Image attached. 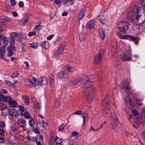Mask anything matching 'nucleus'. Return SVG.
<instances>
[{"label": "nucleus", "mask_w": 145, "mask_h": 145, "mask_svg": "<svg viewBox=\"0 0 145 145\" xmlns=\"http://www.w3.org/2000/svg\"><path fill=\"white\" fill-rule=\"evenodd\" d=\"M37 79L35 77H33L32 78V81L34 83V85L35 87L37 89L39 87V85H40L39 82H38V80H37Z\"/></svg>", "instance_id": "obj_24"}, {"label": "nucleus", "mask_w": 145, "mask_h": 145, "mask_svg": "<svg viewBox=\"0 0 145 145\" xmlns=\"http://www.w3.org/2000/svg\"><path fill=\"white\" fill-rule=\"evenodd\" d=\"M15 39L12 38H11L10 39V42L11 44V45H13L14 44L15 42Z\"/></svg>", "instance_id": "obj_57"}, {"label": "nucleus", "mask_w": 145, "mask_h": 145, "mask_svg": "<svg viewBox=\"0 0 145 145\" xmlns=\"http://www.w3.org/2000/svg\"><path fill=\"white\" fill-rule=\"evenodd\" d=\"M17 123L19 127H24L26 125V122L24 119L20 118L18 119L17 121Z\"/></svg>", "instance_id": "obj_11"}, {"label": "nucleus", "mask_w": 145, "mask_h": 145, "mask_svg": "<svg viewBox=\"0 0 145 145\" xmlns=\"http://www.w3.org/2000/svg\"><path fill=\"white\" fill-rule=\"evenodd\" d=\"M33 131L37 134H39L40 133L39 130L37 128H34L33 129Z\"/></svg>", "instance_id": "obj_58"}, {"label": "nucleus", "mask_w": 145, "mask_h": 145, "mask_svg": "<svg viewBox=\"0 0 145 145\" xmlns=\"http://www.w3.org/2000/svg\"><path fill=\"white\" fill-rule=\"evenodd\" d=\"M21 117H24L25 119H31V116L30 114L28 112L25 111L24 113H22V114L20 115H19Z\"/></svg>", "instance_id": "obj_18"}, {"label": "nucleus", "mask_w": 145, "mask_h": 145, "mask_svg": "<svg viewBox=\"0 0 145 145\" xmlns=\"http://www.w3.org/2000/svg\"><path fill=\"white\" fill-rule=\"evenodd\" d=\"M9 114L13 118H15L17 115H18V111L16 109H12L10 110L9 112Z\"/></svg>", "instance_id": "obj_16"}, {"label": "nucleus", "mask_w": 145, "mask_h": 145, "mask_svg": "<svg viewBox=\"0 0 145 145\" xmlns=\"http://www.w3.org/2000/svg\"><path fill=\"white\" fill-rule=\"evenodd\" d=\"M64 68L67 70L68 71L71 72L74 71L75 69V68L74 67H70L67 65L65 66Z\"/></svg>", "instance_id": "obj_26"}, {"label": "nucleus", "mask_w": 145, "mask_h": 145, "mask_svg": "<svg viewBox=\"0 0 145 145\" xmlns=\"http://www.w3.org/2000/svg\"><path fill=\"white\" fill-rule=\"evenodd\" d=\"M18 107L19 108V109L20 111V115L22 114V113H23L25 111V108L24 107L22 106V105H19L18 106Z\"/></svg>", "instance_id": "obj_42"}, {"label": "nucleus", "mask_w": 145, "mask_h": 145, "mask_svg": "<svg viewBox=\"0 0 145 145\" xmlns=\"http://www.w3.org/2000/svg\"><path fill=\"white\" fill-rule=\"evenodd\" d=\"M4 46L2 47L0 49V54H3L5 52V48Z\"/></svg>", "instance_id": "obj_55"}, {"label": "nucleus", "mask_w": 145, "mask_h": 145, "mask_svg": "<svg viewBox=\"0 0 145 145\" xmlns=\"http://www.w3.org/2000/svg\"><path fill=\"white\" fill-rule=\"evenodd\" d=\"M60 49L59 48L58 50L54 53V55L56 57H59V55L62 54L63 52H61Z\"/></svg>", "instance_id": "obj_45"}, {"label": "nucleus", "mask_w": 145, "mask_h": 145, "mask_svg": "<svg viewBox=\"0 0 145 145\" xmlns=\"http://www.w3.org/2000/svg\"><path fill=\"white\" fill-rule=\"evenodd\" d=\"M110 100L109 97H106L102 102L101 105L103 112L102 115L103 116L108 117L110 111Z\"/></svg>", "instance_id": "obj_2"}, {"label": "nucleus", "mask_w": 145, "mask_h": 145, "mask_svg": "<svg viewBox=\"0 0 145 145\" xmlns=\"http://www.w3.org/2000/svg\"><path fill=\"white\" fill-rule=\"evenodd\" d=\"M37 125L41 131H42L45 129V126L43 123L39 121H38L37 122Z\"/></svg>", "instance_id": "obj_25"}, {"label": "nucleus", "mask_w": 145, "mask_h": 145, "mask_svg": "<svg viewBox=\"0 0 145 145\" xmlns=\"http://www.w3.org/2000/svg\"><path fill=\"white\" fill-rule=\"evenodd\" d=\"M22 98L23 103L25 105H28L29 104V97L26 95H22Z\"/></svg>", "instance_id": "obj_19"}, {"label": "nucleus", "mask_w": 145, "mask_h": 145, "mask_svg": "<svg viewBox=\"0 0 145 145\" xmlns=\"http://www.w3.org/2000/svg\"><path fill=\"white\" fill-rule=\"evenodd\" d=\"M29 125L31 127H33L35 124V122L32 119H31L29 122Z\"/></svg>", "instance_id": "obj_48"}, {"label": "nucleus", "mask_w": 145, "mask_h": 145, "mask_svg": "<svg viewBox=\"0 0 145 145\" xmlns=\"http://www.w3.org/2000/svg\"><path fill=\"white\" fill-rule=\"evenodd\" d=\"M24 82L25 84L28 86H31L33 84V81L32 82L28 79H26Z\"/></svg>", "instance_id": "obj_32"}, {"label": "nucleus", "mask_w": 145, "mask_h": 145, "mask_svg": "<svg viewBox=\"0 0 145 145\" xmlns=\"http://www.w3.org/2000/svg\"><path fill=\"white\" fill-rule=\"evenodd\" d=\"M125 104L127 106H132V103L130 98V97L129 96H126L125 98Z\"/></svg>", "instance_id": "obj_22"}, {"label": "nucleus", "mask_w": 145, "mask_h": 145, "mask_svg": "<svg viewBox=\"0 0 145 145\" xmlns=\"http://www.w3.org/2000/svg\"><path fill=\"white\" fill-rule=\"evenodd\" d=\"M84 94L87 100L90 101V103L95 99L94 93L93 91H85Z\"/></svg>", "instance_id": "obj_8"}, {"label": "nucleus", "mask_w": 145, "mask_h": 145, "mask_svg": "<svg viewBox=\"0 0 145 145\" xmlns=\"http://www.w3.org/2000/svg\"><path fill=\"white\" fill-rule=\"evenodd\" d=\"M66 44L65 42H63L61 44V47L59 48L60 49L61 52H63L64 50V48Z\"/></svg>", "instance_id": "obj_40"}, {"label": "nucleus", "mask_w": 145, "mask_h": 145, "mask_svg": "<svg viewBox=\"0 0 145 145\" xmlns=\"http://www.w3.org/2000/svg\"><path fill=\"white\" fill-rule=\"evenodd\" d=\"M112 117L111 122L112 128L114 129L116 127L117 124L118 122V120L116 116L115 115H114V116H112Z\"/></svg>", "instance_id": "obj_10"}, {"label": "nucleus", "mask_w": 145, "mask_h": 145, "mask_svg": "<svg viewBox=\"0 0 145 145\" xmlns=\"http://www.w3.org/2000/svg\"><path fill=\"white\" fill-rule=\"evenodd\" d=\"M15 50L14 47L12 45L10 46L8 48V51L13 52Z\"/></svg>", "instance_id": "obj_52"}, {"label": "nucleus", "mask_w": 145, "mask_h": 145, "mask_svg": "<svg viewBox=\"0 0 145 145\" xmlns=\"http://www.w3.org/2000/svg\"><path fill=\"white\" fill-rule=\"evenodd\" d=\"M74 114L76 115H80L82 114V112L81 110H78L74 113Z\"/></svg>", "instance_id": "obj_61"}, {"label": "nucleus", "mask_w": 145, "mask_h": 145, "mask_svg": "<svg viewBox=\"0 0 145 145\" xmlns=\"http://www.w3.org/2000/svg\"><path fill=\"white\" fill-rule=\"evenodd\" d=\"M82 80V78L79 77L75 80H73L70 81L69 82V84L70 85H74L78 84Z\"/></svg>", "instance_id": "obj_17"}, {"label": "nucleus", "mask_w": 145, "mask_h": 145, "mask_svg": "<svg viewBox=\"0 0 145 145\" xmlns=\"http://www.w3.org/2000/svg\"><path fill=\"white\" fill-rule=\"evenodd\" d=\"M5 101H8L9 106L12 107H15L16 106L17 103L15 101L12 99V98L9 96H6L5 97Z\"/></svg>", "instance_id": "obj_7"}, {"label": "nucleus", "mask_w": 145, "mask_h": 145, "mask_svg": "<svg viewBox=\"0 0 145 145\" xmlns=\"http://www.w3.org/2000/svg\"><path fill=\"white\" fill-rule=\"evenodd\" d=\"M65 127L66 125L64 124L61 125L58 127V131L62 132L64 131L65 130Z\"/></svg>", "instance_id": "obj_34"}, {"label": "nucleus", "mask_w": 145, "mask_h": 145, "mask_svg": "<svg viewBox=\"0 0 145 145\" xmlns=\"http://www.w3.org/2000/svg\"><path fill=\"white\" fill-rule=\"evenodd\" d=\"M60 1V0H55L54 3L56 5H58L59 4Z\"/></svg>", "instance_id": "obj_63"}, {"label": "nucleus", "mask_w": 145, "mask_h": 145, "mask_svg": "<svg viewBox=\"0 0 145 145\" xmlns=\"http://www.w3.org/2000/svg\"><path fill=\"white\" fill-rule=\"evenodd\" d=\"M142 112L143 116L140 119H138L137 118L134 119V122L136 124L139 125L143 122L145 121V107L143 108Z\"/></svg>", "instance_id": "obj_9"}, {"label": "nucleus", "mask_w": 145, "mask_h": 145, "mask_svg": "<svg viewBox=\"0 0 145 145\" xmlns=\"http://www.w3.org/2000/svg\"><path fill=\"white\" fill-rule=\"evenodd\" d=\"M79 37L80 40H84L85 38V34L83 32L80 33L79 35Z\"/></svg>", "instance_id": "obj_33"}, {"label": "nucleus", "mask_w": 145, "mask_h": 145, "mask_svg": "<svg viewBox=\"0 0 145 145\" xmlns=\"http://www.w3.org/2000/svg\"><path fill=\"white\" fill-rule=\"evenodd\" d=\"M119 36L122 39H127L128 38V36L125 35H119Z\"/></svg>", "instance_id": "obj_54"}, {"label": "nucleus", "mask_w": 145, "mask_h": 145, "mask_svg": "<svg viewBox=\"0 0 145 145\" xmlns=\"http://www.w3.org/2000/svg\"><path fill=\"white\" fill-rule=\"evenodd\" d=\"M58 76L61 78H65V74L63 71H61L58 73Z\"/></svg>", "instance_id": "obj_44"}, {"label": "nucleus", "mask_w": 145, "mask_h": 145, "mask_svg": "<svg viewBox=\"0 0 145 145\" xmlns=\"http://www.w3.org/2000/svg\"><path fill=\"white\" fill-rule=\"evenodd\" d=\"M5 83L8 86H10L13 88H15L16 87L15 84L17 83V81L16 80L14 81L13 82H12L9 80L5 81Z\"/></svg>", "instance_id": "obj_21"}, {"label": "nucleus", "mask_w": 145, "mask_h": 145, "mask_svg": "<svg viewBox=\"0 0 145 145\" xmlns=\"http://www.w3.org/2000/svg\"><path fill=\"white\" fill-rule=\"evenodd\" d=\"M99 35L102 39H104L105 38L106 32L105 30L102 28H100L98 31Z\"/></svg>", "instance_id": "obj_15"}, {"label": "nucleus", "mask_w": 145, "mask_h": 145, "mask_svg": "<svg viewBox=\"0 0 145 145\" xmlns=\"http://www.w3.org/2000/svg\"><path fill=\"white\" fill-rule=\"evenodd\" d=\"M19 6L20 7H24V3L22 1H20L19 3Z\"/></svg>", "instance_id": "obj_62"}, {"label": "nucleus", "mask_w": 145, "mask_h": 145, "mask_svg": "<svg viewBox=\"0 0 145 145\" xmlns=\"http://www.w3.org/2000/svg\"><path fill=\"white\" fill-rule=\"evenodd\" d=\"M132 114L134 115V117L133 118V121H134V119L135 118H138V119H140L141 118H139L137 117V116L138 115V113L137 111L135 110H133L132 111Z\"/></svg>", "instance_id": "obj_36"}, {"label": "nucleus", "mask_w": 145, "mask_h": 145, "mask_svg": "<svg viewBox=\"0 0 145 145\" xmlns=\"http://www.w3.org/2000/svg\"><path fill=\"white\" fill-rule=\"evenodd\" d=\"M130 39L131 40L134 41L136 45L138 44L139 40V39L137 37H130Z\"/></svg>", "instance_id": "obj_31"}, {"label": "nucleus", "mask_w": 145, "mask_h": 145, "mask_svg": "<svg viewBox=\"0 0 145 145\" xmlns=\"http://www.w3.org/2000/svg\"><path fill=\"white\" fill-rule=\"evenodd\" d=\"M142 5L145 8V0H139Z\"/></svg>", "instance_id": "obj_60"}, {"label": "nucleus", "mask_w": 145, "mask_h": 145, "mask_svg": "<svg viewBox=\"0 0 145 145\" xmlns=\"http://www.w3.org/2000/svg\"><path fill=\"white\" fill-rule=\"evenodd\" d=\"M10 2L12 6H14L16 5V3L15 0H10Z\"/></svg>", "instance_id": "obj_56"}, {"label": "nucleus", "mask_w": 145, "mask_h": 145, "mask_svg": "<svg viewBox=\"0 0 145 145\" xmlns=\"http://www.w3.org/2000/svg\"><path fill=\"white\" fill-rule=\"evenodd\" d=\"M41 24V22H37L36 24V26L35 27H36L37 28H40V25Z\"/></svg>", "instance_id": "obj_59"}, {"label": "nucleus", "mask_w": 145, "mask_h": 145, "mask_svg": "<svg viewBox=\"0 0 145 145\" xmlns=\"http://www.w3.org/2000/svg\"><path fill=\"white\" fill-rule=\"evenodd\" d=\"M30 17V15H26L19 22L20 24L22 25H23L26 24L29 20V18Z\"/></svg>", "instance_id": "obj_14"}, {"label": "nucleus", "mask_w": 145, "mask_h": 145, "mask_svg": "<svg viewBox=\"0 0 145 145\" xmlns=\"http://www.w3.org/2000/svg\"><path fill=\"white\" fill-rule=\"evenodd\" d=\"M11 38H12L14 39L19 38L18 34L16 33L12 32L11 34Z\"/></svg>", "instance_id": "obj_35"}, {"label": "nucleus", "mask_w": 145, "mask_h": 145, "mask_svg": "<svg viewBox=\"0 0 145 145\" xmlns=\"http://www.w3.org/2000/svg\"><path fill=\"white\" fill-rule=\"evenodd\" d=\"M95 24V20H91L88 21L86 24V27L87 29H93Z\"/></svg>", "instance_id": "obj_12"}, {"label": "nucleus", "mask_w": 145, "mask_h": 145, "mask_svg": "<svg viewBox=\"0 0 145 145\" xmlns=\"http://www.w3.org/2000/svg\"><path fill=\"white\" fill-rule=\"evenodd\" d=\"M19 75V73L18 71L13 72L11 75L12 78H14L18 77Z\"/></svg>", "instance_id": "obj_38"}, {"label": "nucleus", "mask_w": 145, "mask_h": 145, "mask_svg": "<svg viewBox=\"0 0 145 145\" xmlns=\"http://www.w3.org/2000/svg\"><path fill=\"white\" fill-rule=\"evenodd\" d=\"M43 46L46 49H48L49 48L48 43V42L45 41L42 42Z\"/></svg>", "instance_id": "obj_39"}, {"label": "nucleus", "mask_w": 145, "mask_h": 145, "mask_svg": "<svg viewBox=\"0 0 145 145\" xmlns=\"http://www.w3.org/2000/svg\"><path fill=\"white\" fill-rule=\"evenodd\" d=\"M92 82L88 77L86 76L83 80V88L84 90L87 89L88 88H91L90 90L91 91L96 90V88L92 86Z\"/></svg>", "instance_id": "obj_3"}, {"label": "nucleus", "mask_w": 145, "mask_h": 145, "mask_svg": "<svg viewBox=\"0 0 145 145\" xmlns=\"http://www.w3.org/2000/svg\"><path fill=\"white\" fill-rule=\"evenodd\" d=\"M50 86H52L54 82V76L53 75H51L50 76Z\"/></svg>", "instance_id": "obj_37"}, {"label": "nucleus", "mask_w": 145, "mask_h": 145, "mask_svg": "<svg viewBox=\"0 0 145 145\" xmlns=\"http://www.w3.org/2000/svg\"><path fill=\"white\" fill-rule=\"evenodd\" d=\"M99 20L101 24H105L107 23V21L105 19H103L102 18H99Z\"/></svg>", "instance_id": "obj_50"}, {"label": "nucleus", "mask_w": 145, "mask_h": 145, "mask_svg": "<svg viewBox=\"0 0 145 145\" xmlns=\"http://www.w3.org/2000/svg\"><path fill=\"white\" fill-rule=\"evenodd\" d=\"M63 3L64 4H68L70 3V4L71 5H72L73 4L72 0H66L64 1Z\"/></svg>", "instance_id": "obj_46"}, {"label": "nucleus", "mask_w": 145, "mask_h": 145, "mask_svg": "<svg viewBox=\"0 0 145 145\" xmlns=\"http://www.w3.org/2000/svg\"><path fill=\"white\" fill-rule=\"evenodd\" d=\"M38 43H33L30 45V46L33 48H36L37 47Z\"/></svg>", "instance_id": "obj_49"}, {"label": "nucleus", "mask_w": 145, "mask_h": 145, "mask_svg": "<svg viewBox=\"0 0 145 145\" xmlns=\"http://www.w3.org/2000/svg\"><path fill=\"white\" fill-rule=\"evenodd\" d=\"M129 23L126 21H121L117 24L118 30L120 31L126 33L129 28Z\"/></svg>", "instance_id": "obj_4"}, {"label": "nucleus", "mask_w": 145, "mask_h": 145, "mask_svg": "<svg viewBox=\"0 0 145 145\" xmlns=\"http://www.w3.org/2000/svg\"><path fill=\"white\" fill-rule=\"evenodd\" d=\"M43 137L42 135H40L39 137V141H36V143L37 145H43L42 144V142H43Z\"/></svg>", "instance_id": "obj_30"}, {"label": "nucleus", "mask_w": 145, "mask_h": 145, "mask_svg": "<svg viewBox=\"0 0 145 145\" xmlns=\"http://www.w3.org/2000/svg\"><path fill=\"white\" fill-rule=\"evenodd\" d=\"M40 29V28H38L35 27L33 29V31L36 35H37L39 34V31Z\"/></svg>", "instance_id": "obj_41"}, {"label": "nucleus", "mask_w": 145, "mask_h": 145, "mask_svg": "<svg viewBox=\"0 0 145 145\" xmlns=\"http://www.w3.org/2000/svg\"><path fill=\"white\" fill-rule=\"evenodd\" d=\"M132 52L130 49V47H129V50L127 52L122 53L120 56V57L122 59L126 61L131 60Z\"/></svg>", "instance_id": "obj_5"}, {"label": "nucleus", "mask_w": 145, "mask_h": 145, "mask_svg": "<svg viewBox=\"0 0 145 145\" xmlns=\"http://www.w3.org/2000/svg\"><path fill=\"white\" fill-rule=\"evenodd\" d=\"M55 142L56 144H61L62 142V140L61 139L58 138V137L56 136L55 138Z\"/></svg>", "instance_id": "obj_47"}, {"label": "nucleus", "mask_w": 145, "mask_h": 145, "mask_svg": "<svg viewBox=\"0 0 145 145\" xmlns=\"http://www.w3.org/2000/svg\"><path fill=\"white\" fill-rule=\"evenodd\" d=\"M6 105L3 103H0V110H3L6 108Z\"/></svg>", "instance_id": "obj_51"}, {"label": "nucleus", "mask_w": 145, "mask_h": 145, "mask_svg": "<svg viewBox=\"0 0 145 145\" xmlns=\"http://www.w3.org/2000/svg\"><path fill=\"white\" fill-rule=\"evenodd\" d=\"M2 40H3V46L6 47L8 44V39L5 36H3L2 38Z\"/></svg>", "instance_id": "obj_28"}, {"label": "nucleus", "mask_w": 145, "mask_h": 145, "mask_svg": "<svg viewBox=\"0 0 145 145\" xmlns=\"http://www.w3.org/2000/svg\"><path fill=\"white\" fill-rule=\"evenodd\" d=\"M121 86L125 89L130 90L131 89L130 84L129 82L127 81H123L122 83Z\"/></svg>", "instance_id": "obj_13"}, {"label": "nucleus", "mask_w": 145, "mask_h": 145, "mask_svg": "<svg viewBox=\"0 0 145 145\" xmlns=\"http://www.w3.org/2000/svg\"><path fill=\"white\" fill-rule=\"evenodd\" d=\"M141 11V9L137 6L134 7L133 8H131L129 10L127 14V20L130 22H134L138 21L139 24L142 23L144 21L140 22V18L139 13Z\"/></svg>", "instance_id": "obj_1"}, {"label": "nucleus", "mask_w": 145, "mask_h": 145, "mask_svg": "<svg viewBox=\"0 0 145 145\" xmlns=\"http://www.w3.org/2000/svg\"><path fill=\"white\" fill-rule=\"evenodd\" d=\"M38 82L40 85H44L46 84L47 83L46 79L45 78H43V77H40L38 79Z\"/></svg>", "instance_id": "obj_20"}, {"label": "nucleus", "mask_w": 145, "mask_h": 145, "mask_svg": "<svg viewBox=\"0 0 145 145\" xmlns=\"http://www.w3.org/2000/svg\"><path fill=\"white\" fill-rule=\"evenodd\" d=\"M104 51L103 49H101L98 54L96 55L94 58V62L97 64L100 62L104 54Z\"/></svg>", "instance_id": "obj_6"}, {"label": "nucleus", "mask_w": 145, "mask_h": 145, "mask_svg": "<svg viewBox=\"0 0 145 145\" xmlns=\"http://www.w3.org/2000/svg\"><path fill=\"white\" fill-rule=\"evenodd\" d=\"M82 117L83 119V122L82 124V126H83L84 125H85L86 121L88 119V115L87 114L86 112L83 113L82 115Z\"/></svg>", "instance_id": "obj_29"}, {"label": "nucleus", "mask_w": 145, "mask_h": 145, "mask_svg": "<svg viewBox=\"0 0 145 145\" xmlns=\"http://www.w3.org/2000/svg\"><path fill=\"white\" fill-rule=\"evenodd\" d=\"M85 10L84 9L82 10L79 13L78 17V19L79 20H80L83 17L84 14Z\"/></svg>", "instance_id": "obj_27"}, {"label": "nucleus", "mask_w": 145, "mask_h": 145, "mask_svg": "<svg viewBox=\"0 0 145 145\" xmlns=\"http://www.w3.org/2000/svg\"><path fill=\"white\" fill-rule=\"evenodd\" d=\"M143 100H140L139 99L136 98L135 99V101L136 102V104L138 106H141L143 105V103L140 101Z\"/></svg>", "instance_id": "obj_43"}, {"label": "nucleus", "mask_w": 145, "mask_h": 145, "mask_svg": "<svg viewBox=\"0 0 145 145\" xmlns=\"http://www.w3.org/2000/svg\"><path fill=\"white\" fill-rule=\"evenodd\" d=\"M0 21L2 22H9L11 21V19L8 17L3 16L0 17Z\"/></svg>", "instance_id": "obj_23"}, {"label": "nucleus", "mask_w": 145, "mask_h": 145, "mask_svg": "<svg viewBox=\"0 0 145 145\" xmlns=\"http://www.w3.org/2000/svg\"><path fill=\"white\" fill-rule=\"evenodd\" d=\"M69 145H76V143L72 140H70L69 142Z\"/></svg>", "instance_id": "obj_53"}, {"label": "nucleus", "mask_w": 145, "mask_h": 145, "mask_svg": "<svg viewBox=\"0 0 145 145\" xmlns=\"http://www.w3.org/2000/svg\"><path fill=\"white\" fill-rule=\"evenodd\" d=\"M28 35L29 37H31L32 36H33L34 35H36L35 34V33L33 32V31L30 32L28 34Z\"/></svg>", "instance_id": "obj_64"}]
</instances>
